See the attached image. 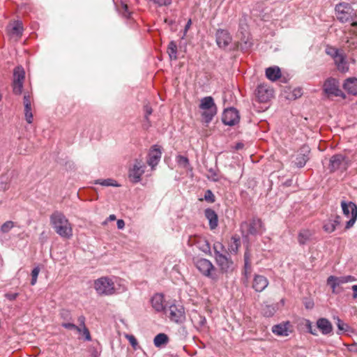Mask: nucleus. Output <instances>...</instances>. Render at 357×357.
Listing matches in <instances>:
<instances>
[{"instance_id":"13","label":"nucleus","mask_w":357,"mask_h":357,"mask_svg":"<svg viewBox=\"0 0 357 357\" xmlns=\"http://www.w3.org/2000/svg\"><path fill=\"white\" fill-rule=\"evenodd\" d=\"M356 281V278L351 275H345L341 277L330 276L327 280L328 284L331 287L333 291L340 284Z\"/></svg>"},{"instance_id":"40","label":"nucleus","mask_w":357,"mask_h":357,"mask_svg":"<svg viewBox=\"0 0 357 357\" xmlns=\"http://www.w3.org/2000/svg\"><path fill=\"white\" fill-rule=\"evenodd\" d=\"M304 326H305L308 333L313 335H317V331L314 328L312 323L309 319H304Z\"/></svg>"},{"instance_id":"56","label":"nucleus","mask_w":357,"mask_h":357,"mask_svg":"<svg viewBox=\"0 0 357 357\" xmlns=\"http://www.w3.org/2000/svg\"><path fill=\"white\" fill-rule=\"evenodd\" d=\"M306 309H312L314 307V302L312 300H307L304 302Z\"/></svg>"},{"instance_id":"59","label":"nucleus","mask_w":357,"mask_h":357,"mask_svg":"<svg viewBox=\"0 0 357 357\" xmlns=\"http://www.w3.org/2000/svg\"><path fill=\"white\" fill-rule=\"evenodd\" d=\"M351 289L353 291V294H352L353 298H354V299L357 298V284L353 285L351 287Z\"/></svg>"},{"instance_id":"43","label":"nucleus","mask_w":357,"mask_h":357,"mask_svg":"<svg viewBox=\"0 0 357 357\" xmlns=\"http://www.w3.org/2000/svg\"><path fill=\"white\" fill-rule=\"evenodd\" d=\"M23 83L13 82V91L15 95H20L22 92Z\"/></svg>"},{"instance_id":"42","label":"nucleus","mask_w":357,"mask_h":357,"mask_svg":"<svg viewBox=\"0 0 357 357\" xmlns=\"http://www.w3.org/2000/svg\"><path fill=\"white\" fill-rule=\"evenodd\" d=\"M119 11L125 17L128 18L130 16V13L128 11V6L126 3L121 2L119 7Z\"/></svg>"},{"instance_id":"38","label":"nucleus","mask_w":357,"mask_h":357,"mask_svg":"<svg viewBox=\"0 0 357 357\" xmlns=\"http://www.w3.org/2000/svg\"><path fill=\"white\" fill-rule=\"evenodd\" d=\"M95 184H100L103 186H118V185L114 183V181L110 178L104 179V180H96L94 182Z\"/></svg>"},{"instance_id":"6","label":"nucleus","mask_w":357,"mask_h":357,"mask_svg":"<svg viewBox=\"0 0 357 357\" xmlns=\"http://www.w3.org/2000/svg\"><path fill=\"white\" fill-rule=\"evenodd\" d=\"M323 91L328 98L344 96L339 86L338 81L333 77L328 78L324 83Z\"/></svg>"},{"instance_id":"18","label":"nucleus","mask_w":357,"mask_h":357,"mask_svg":"<svg viewBox=\"0 0 357 357\" xmlns=\"http://www.w3.org/2000/svg\"><path fill=\"white\" fill-rule=\"evenodd\" d=\"M195 264L197 269L204 275L209 276L211 271L213 270L211 261L206 259H197Z\"/></svg>"},{"instance_id":"64","label":"nucleus","mask_w":357,"mask_h":357,"mask_svg":"<svg viewBox=\"0 0 357 357\" xmlns=\"http://www.w3.org/2000/svg\"><path fill=\"white\" fill-rule=\"evenodd\" d=\"M190 24H191V20H189L188 24H187V25H186V28H188L190 26Z\"/></svg>"},{"instance_id":"1","label":"nucleus","mask_w":357,"mask_h":357,"mask_svg":"<svg viewBox=\"0 0 357 357\" xmlns=\"http://www.w3.org/2000/svg\"><path fill=\"white\" fill-rule=\"evenodd\" d=\"M50 225L54 231L63 238L70 239L73 236V225L61 211H55L50 216Z\"/></svg>"},{"instance_id":"46","label":"nucleus","mask_w":357,"mask_h":357,"mask_svg":"<svg viewBox=\"0 0 357 357\" xmlns=\"http://www.w3.org/2000/svg\"><path fill=\"white\" fill-rule=\"evenodd\" d=\"M79 330L80 331H77V333H83L86 340L90 341L91 340L90 332L86 326H84L83 328H79Z\"/></svg>"},{"instance_id":"8","label":"nucleus","mask_w":357,"mask_h":357,"mask_svg":"<svg viewBox=\"0 0 357 357\" xmlns=\"http://www.w3.org/2000/svg\"><path fill=\"white\" fill-rule=\"evenodd\" d=\"M336 16L341 22L351 20L355 15L353 8L347 3H340L335 6Z\"/></svg>"},{"instance_id":"63","label":"nucleus","mask_w":357,"mask_h":357,"mask_svg":"<svg viewBox=\"0 0 357 357\" xmlns=\"http://www.w3.org/2000/svg\"><path fill=\"white\" fill-rule=\"evenodd\" d=\"M351 25H352V26H354V27H357V22H352Z\"/></svg>"},{"instance_id":"2","label":"nucleus","mask_w":357,"mask_h":357,"mask_svg":"<svg viewBox=\"0 0 357 357\" xmlns=\"http://www.w3.org/2000/svg\"><path fill=\"white\" fill-rule=\"evenodd\" d=\"M241 230L243 237L248 238L250 236L261 235L265 228L261 219L253 218L252 219L241 223Z\"/></svg>"},{"instance_id":"57","label":"nucleus","mask_w":357,"mask_h":357,"mask_svg":"<svg viewBox=\"0 0 357 357\" xmlns=\"http://www.w3.org/2000/svg\"><path fill=\"white\" fill-rule=\"evenodd\" d=\"M116 219V215H114V214H112V215H110L108 217V218H107L106 220H105V221L102 222V225H107L108 221H114V220H115Z\"/></svg>"},{"instance_id":"48","label":"nucleus","mask_w":357,"mask_h":357,"mask_svg":"<svg viewBox=\"0 0 357 357\" xmlns=\"http://www.w3.org/2000/svg\"><path fill=\"white\" fill-rule=\"evenodd\" d=\"M228 270L232 271L234 268V264L231 260L227 259L226 256H225V268H226Z\"/></svg>"},{"instance_id":"36","label":"nucleus","mask_w":357,"mask_h":357,"mask_svg":"<svg viewBox=\"0 0 357 357\" xmlns=\"http://www.w3.org/2000/svg\"><path fill=\"white\" fill-rule=\"evenodd\" d=\"M24 115L25 119L28 123H31L33 121V114L31 112V103L24 105Z\"/></svg>"},{"instance_id":"17","label":"nucleus","mask_w":357,"mask_h":357,"mask_svg":"<svg viewBox=\"0 0 357 357\" xmlns=\"http://www.w3.org/2000/svg\"><path fill=\"white\" fill-rule=\"evenodd\" d=\"M289 321L280 323L272 327V332L278 336H288L291 333Z\"/></svg>"},{"instance_id":"54","label":"nucleus","mask_w":357,"mask_h":357,"mask_svg":"<svg viewBox=\"0 0 357 357\" xmlns=\"http://www.w3.org/2000/svg\"><path fill=\"white\" fill-rule=\"evenodd\" d=\"M6 298L10 301H14L18 296L17 293H7L5 294Z\"/></svg>"},{"instance_id":"58","label":"nucleus","mask_w":357,"mask_h":357,"mask_svg":"<svg viewBox=\"0 0 357 357\" xmlns=\"http://www.w3.org/2000/svg\"><path fill=\"white\" fill-rule=\"evenodd\" d=\"M125 227V222L123 220H117V227L119 229H123Z\"/></svg>"},{"instance_id":"31","label":"nucleus","mask_w":357,"mask_h":357,"mask_svg":"<svg viewBox=\"0 0 357 357\" xmlns=\"http://www.w3.org/2000/svg\"><path fill=\"white\" fill-rule=\"evenodd\" d=\"M312 234V232L308 229L301 230L298 236V241L299 244H305L310 239Z\"/></svg>"},{"instance_id":"26","label":"nucleus","mask_w":357,"mask_h":357,"mask_svg":"<svg viewBox=\"0 0 357 357\" xmlns=\"http://www.w3.org/2000/svg\"><path fill=\"white\" fill-rule=\"evenodd\" d=\"M266 76L271 81H276L281 77V71L278 66H273L266 68Z\"/></svg>"},{"instance_id":"24","label":"nucleus","mask_w":357,"mask_h":357,"mask_svg":"<svg viewBox=\"0 0 357 357\" xmlns=\"http://www.w3.org/2000/svg\"><path fill=\"white\" fill-rule=\"evenodd\" d=\"M204 215L206 218L209 222V226L211 229H215L218 227V215L216 214V213L211 208H207L204 211Z\"/></svg>"},{"instance_id":"29","label":"nucleus","mask_w":357,"mask_h":357,"mask_svg":"<svg viewBox=\"0 0 357 357\" xmlns=\"http://www.w3.org/2000/svg\"><path fill=\"white\" fill-rule=\"evenodd\" d=\"M22 32L23 25L22 23L19 21L15 22L9 31L10 34L13 37H16L17 38H20L22 36Z\"/></svg>"},{"instance_id":"53","label":"nucleus","mask_w":357,"mask_h":357,"mask_svg":"<svg viewBox=\"0 0 357 357\" xmlns=\"http://www.w3.org/2000/svg\"><path fill=\"white\" fill-rule=\"evenodd\" d=\"M85 317L83 315H81L78 317L77 321L79 322L78 328H83L84 326H86L85 324Z\"/></svg>"},{"instance_id":"62","label":"nucleus","mask_w":357,"mask_h":357,"mask_svg":"<svg viewBox=\"0 0 357 357\" xmlns=\"http://www.w3.org/2000/svg\"><path fill=\"white\" fill-rule=\"evenodd\" d=\"M92 357H98V354H97V352L96 351H94L92 354Z\"/></svg>"},{"instance_id":"3","label":"nucleus","mask_w":357,"mask_h":357,"mask_svg":"<svg viewBox=\"0 0 357 357\" xmlns=\"http://www.w3.org/2000/svg\"><path fill=\"white\" fill-rule=\"evenodd\" d=\"M93 287L100 296H112L116 294L114 282L109 277H101L96 280Z\"/></svg>"},{"instance_id":"27","label":"nucleus","mask_w":357,"mask_h":357,"mask_svg":"<svg viewBox=\"0 0 357 357\" xmlns=\"http://www.w3.org/2000/svg\"><path fill=\"white\" fill-rule=\"evenodd\" d=\"M301 151L303 153H299L296 158L295 163L298 167H303L306 164L307 161L309 160V157L307 153H309V150L306 147H303L301 149Z\"/></svg>"},{"instance_id":"41","label":"nucleus","mask_w":357,"mask_h":357,"mask_svg":"<svg viewBox=\"0 0 357 357\" xmlns=\"http://www.w3.org/2000/svg\"><path fill=\"white\" fill-rule=\"evenodd\" d=\"M14 226L15 223L13 221H6L1 225V231L3 233H8Z\"/></svg>"},{"instance_id":"28","label":"nucleus","mask_w":357,"mask_h":357,"mask_svg":"<svg viewBox=\"0 0 357 357\" xmlns=\"http://www.w3.org/2000/svg\"><path fill=\"white\" fill-rule=\"evenodd\" d=\"M213 250L216 261L222 266L223 264V244L221 242H215L213 244Z\"/></svg>"},{"instance_id":"14","label":"nucleus","mask_w":357,"mask_h":357,"mask_svg":"<svg viewBox=\"0 0 357 357\" xmlns=\"http://www.w3.org/2000/svg\"><path fill=\"white\" fill-rule=\"evenodd\" d=\"M162 156L160 148L158 145H154L150 149L148 155L147 163L149 166L154 169L158 164Z\"/></svg>"},{"instance_id":"21","label":"nucleus","mask_w":357,"mask_h":357,"mask_svg":"<svg viewBox=\"0 0 357 357\" xmlns=\"http://www.w3.org/2000/svg\"><path fill=\"white\" fill-rule=\"evenodd\" d=\"M334 62L339 71L346 73L349 70V64L346 59L345 54L342 52L335 59Z\"/></svg>"},{"instance_id":"20","label":"nucleus","mask_w":357,"mask_h":357,"mask_svg":"<svg viewBox=\"0 0 357 357\" xmlns=\"http://www.w3.org/2000/svg\"><path fill=\"white\" fill-rule=\"evenodd\" d=\"M317 327L323 335L331 334L333 331L332 324L326 318H319L317 321Z\"/></svg>"},{"instance_id":"19","label":"nucleus","mask_w":357,"mask_h":357,"mask_svg":"<svg viewBox=\"0 0 357 357\" xmlns=\"http://www.w3.org/2000/svg\"><path fill=\"white\" fill-rule=\"evenodd\" d=\"M268 285V280L266 277L261 275H255L252 287L256 291L261 292L267 287Z\"/></svg>"},{"instance_id":"33","label":"nucleus","mask_w":357,"mask_h":357,"mask_svg":"<svg viewBox=\"0 0 357 357\" xmlns=\"http://www.w3.org/2000/svg\"><path fill=\"white\" fill-rule=\"evenodd\" d=\"M167 53L171 60H176L177 56V45L174 41H171L167 47Z\"/></svg>"},{"instance_id":"34","label":"nucleus","mask_w":357,"mask_h":357,"mask_svg":"<svg viewBox=\"0 0 357 357\" xmlns=\"http://www.w3.org/2000/svg\"><path fill=\"white\" fill-rule=\"evenodd\" d=\"M241 245L240 238L238 237L234 236L231 238V242L229 245L228 250L230 253L236 254Z\"/></svg>"},{"instance_id":"37","label":"nucleus","mask_w":357,"mask_h":357,"mask_svg":"<svg viewBox=\"0 0 357 357\" xmlns=\"http://www.w3.org/2000/svg\"><path fill=\"white\" fill-rule=\"evenodd\" d=\"M326 53L328 55H330L334 60L341 52L338 49L335 47L327 46L326 48Z\"/></svg>"},{"instance_id":"12","label":"nucleus","mask_w":357,"mask_h":357,"mask_svg":"<svg viewBox=\"0 0 357 357\" xmlns=\"http://www.w3.org/2000/svg\"><path fill=\"white\" fill-rule=\"evenodd\" d=\"M144 173V165L140 160H136L133 167L129 171V178L133 183H138Z\"/></svg>"},{"instance_id":"49","label":"nucleus","mask_w":357,"mask_h":357,"mask_svg":"<svg viewBox=\"0 0 357 357\" xmlns=\"http://www.w3.org/2000/svg\"><path fill=\"white\" fill-rule=\"evenodd\" d=\"M32 102V96L29 93H24V97H23V103L24 105L31 104Z\"/></svg>"},{"instance_id":"16","label":"nucleus","mask_w":357,"mask_h":357,"mask_svg":"<svg viewBox=\"0 0 357 357\" xmlns=\"http://www.w3.org/2000/svg\"><path fill=\"white\" fill-rule=\"evenodd\" d=\"M340 216L335 215L324 222L323 229L327 233L333 232L341 224Z\"/></svg>"},{"instance_id":"7","label":"nucleus","mask_w":357,"mask_h":357,"mask_svg":"<svg viewBox=\"0 0 357 357\" xmlns=\"http://www.w3.org/2000/svg\"><path fill=\"white\" fill-rule=\"evenodd\" d=\"M199 108L203 110L202 116H204L206 122H209L217 111L213 99L211 96L201 100Z\"/></svg>"},{"instance_id":"32","label":"nucleus","mask_w":357,"mask_h":357,"mask_svg":"<svg viewBox=\"0 0 357 357\" xmlns=\"http://www.w3.org/2000/svg\"><path fill=\"white\" fill-rule=\"evenodd\" d=\"M168 341L169 337L165 333L158 334L153 340L154 344L156 347H160L161 346L166 344Z\"/></svg>"},{"instance_id":"22","label":"nucleus","mask_w":357,"mask_h":357,"mask_svg":"<svg viewBox=\"0 0 357 357\" xmlns=\"http://www.w3.org/2000/svg\"><path fill=\"white\" fill-rule=\"evenodd\" d=\"M343 88L349 93L354 95V96H357V78L356 77L347 78L343 84Z\"/></svg>"},{"instance_id":"50","label":"nucleus","mask_w":357,"mask_h":357,"mask_svg":"<svg viewBox=\"0 0 357 357\" xmlns=\"http://www.w3.org/2000/svg\"><path fill=\"white\" fill-rule=\"evenodd\" d=\"M302 94H303L302 89L301 88H295L292 91V97L294 99L300 98L302 96Z\"/></svg>"},{"instance_id":"9","label":"nucleus","mask_w":357,"mask_h":357,"mask_svg":"<svg viewBox=\"0 0 357 357\" xmlns=\"http://www.w3.org/2000/svg\"><path fill=\"white\" fill-rule=\"evenodd\" d=\"M348 167L349 161L347 158L342 154L334 155L330 159L328 168L331 172H334L337 170L344 172Z\"/></svg>"},{"instance_id":"45","label":"nucleus","mask_w":357,"mask_h":357,"mask_svg":"<svg viewBox=\"0 0 357 357\" xmlns=\"http://www.w3.org/2000/svg\"><path fill=\"white\" fill-rule=\"evenodd\" d=\"M61 326L66 328V329H68V330H75L77 332V331H79V328H78L77 326H76L75 324H73V323H68V322H63L61 324Z\"/></svg>"},{"instance_id":"35","label":"nucleus","mask_w":357,"mask_h":357,"mask_svg":"<svg viewBox=\"0 0 357 357\" xmlns=\"http://www.w3.org/2000/svg\"><path fill=\"white\" fill-rule=\"evenodd\" d=\"M334 319L336 321V325L337 328L341 332H348L349 331V326L347 324H345L342 319H340L338 317H334Z\"/></svg>"},{"instance_id":"55","label":"nucleus","mask_w":357,"mask_h":357,"mask_svg":"<svg viewBox=\"0 0 357 357\" xmlns=\"http://www.w3.org/2000/svg\"><path fill=\"white\" fill-rule=\"evenodd\" d=\"M144 112H145V118L148 119V116L152 114L151 107L146 105L144 106Z\"/></svg>"},{"instance_id":"47","label":"nucleus","mask_w":357,"mask_h":357,"mask_svg":"<svg viewBox=\"0 0 357 357\" xmlns=\"http://www.w3.org/2000/svg\"><path fill=\"white\" fill-rule=\"evenodd\" d=\"M126 337L130 343V344L132 346V347L135 349L138 343L135 336L132 335H126Z\"/></svg>"},{"instance_id":"11","label":"nucleus","mask_w":357,"mask_h":357,"mask_svg":"<svg viewBox=\"0 0 357 357\" xmlns=\"http://www.w3.org/2000/svg\"><path fill=\"white\" fill-rule=\"evenodd\" d=\"M273 91L265 84H259L256 91L255 96L256 99L259 102H267L273 97Z\"/></svg>"},{"instance_id":"60","label":"nucleus","mask_w":357,"mask_h":357,"mask_svg":"<svg viewBox=\"0 0 357 357\" xmlns=\"http://www.w3.org/2000/svg\"><path fill=\"white\" fill-rule=\"evenodd\" d=\"M347 43L349 44L348 47H349L350 50L355 49L357 45V42H355V41L348 40Z\"/></svg>"},{"instance_id":"4","label":"nucleus","mask_w":357,"mask_h":357,"mask_svg":"<svg viewBox=\"0 0 357 357\" xmlns=\"http://www.w3.org/2000/svg\"><path fill=\"white\" fill-rule=\"evenodd\" d=\"M341 207L344 215L349 218L345 225V229H348L354 226L357 220V205L352 202L342 200Z\"/></svg>"},{"instance_id":"51","label":"nucleus","mask_w":357,"mask_h":357,"mask_svg":"<svg viewBox=\"0 0 357 357\" xmlns=\"http://www.w3.org/2000/svg\"><path fill=\"white\" fill-rule=\"evenodd\" d=\"M178 162L180 165L185 167L188 165L189 160L186 157L183 156V155H179L178 157Z\"/></svg>"},{"instance_id":"39","label":"nucleus","mask_w":357,"mask_h":357,"mask_svg":"<svg viewBox=\"0 0 357 357\" xmlns=\"http://www.w3.org/2000/svg\"><path fill=\"white\" fill-rule=\"evenodd\" d=\"M199 201L205 200L208 203H213L215 201V195H213V193L212 192L211 190H207L205 192L204 197L200 198V199H199Z\"/></svg>"},{"instance_id":"10","label":"nucleus","mask_w":357,"mask_h":357,"mask_svg":"<svg viewBox=\"0 0 357 357\" xmlns=\"http://www.w3.org/2000/svg\"><path fill=\"white\" fill-rule=\"evenodd\" d=\"M240 114L234 107L225 108V126H235L240 122Z\"/></svg>"},{"instance_id":"15","label":"nucleus","mask_w":357,"mask_h":357,"mask_svg":"<svg viewBox=\"0 0 357 357\" xmlns=\"http://www.w3.org/2000/svg\"><path fill=\"white\" fill-rule=\"evenodd\" d=\"M225 53L229 52V57L233 59L236 56L235 52L238 50V45L237 42H232L230 35L225 31Z\"/></svg>"},{"instance_id":"30","label":"nucleus","mask_w":357,"mask_h":357,"mask_svg":"<svg viewBox=\"0 0 357 357\" xmlns=\"http://www.w3.org/2000/svg\"><path fill=\"white\" fill-rule=\"evenodd\" d=\"M25 79V72L22 67L17 66L13 71V82L23 83Z\"/></svg>"},{"instance_id":"5","label":"nucleus","mask_w":357,"mask_h":357,"mask_svg":"<svg viewBox=\"0 0 357 357\" xmlns=\"http://www.w3.org/2000/svg\"><path fill=\"white\" fill-rule=\"evenodd\" d=\"M165 312L171 321L182 324L185 321V310L181 305L172 304L165 309Z\"/></svg>"},{"instance_id":"25","label":"nucleus","mask_w":357,"mask_h":357,"mask_svg":"<svg viewBox=\"0 0 357 357\" xmlns=\"http://www.w3.org/2000/svg\"><path fill=\"white\" fill-rule=\"evenodd\" d=\"M151 305L158 312L165 310L164 307V297L160 294H156L152 297Z\"/></svg>"},{"instance_id":"61","label":"nucleus","mask_w":357,"mask_h":357,"mask_svg":"<svg viewBox=\"0 0 357 357\" xmlns=\"http://www.w3.org/2000/svg\"><path fill=\"white\" fill-rule=\"evenodd\" d=\"M243 147V144L242 143H237L235 146V149L236 150L241 149Z\"/></svg>"},{"instance_id":"23","label":"nucleus","mask_w":357,"mask_h":357,"mask_svg":"<svg viewBox=\"0 0 357 357\" xmlns=\"http://www.w3.org/2000/svg\"><path fill=\"white\" fill-rule=\"evenodd\" d=\"M252 271L250 254L248 250H246L244 254V269L243 273L247 282L251 275Z\"/></svg>"},{"instance_id":"52","label":"nucleus","mask_w":357,"mask_h":357,"mask_svg":"<svg viewBox=\"0 0 357 357\" xmlns=\"http://www.w3.org/2000/svg\"><path fill=\"white\" fill-rule=\"evenodd\" d=\"M222 31L221 30H218L216 33V43L220 47L222 44Z\"/></svg>"},{"instance_id":"44","label":"nucleus","mask_w":357,"mask_h":357,"mask_svg":"<svg viewBox=\"0 0 357 357\" xmlns=\"http://www.w3.org/2000/svg\"><path fill=\"white\" fill-rule=\"evenodd\" d=\"M40 273V268L38 267H35L31 271V284L35 285L37 282V278L38 274Z\"/></svg>"}]
</instances>
